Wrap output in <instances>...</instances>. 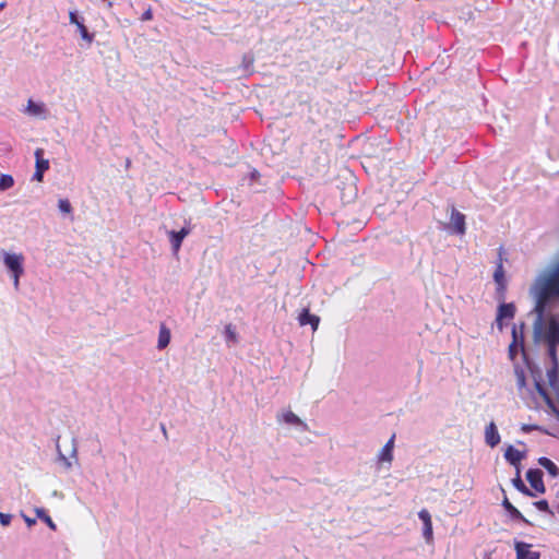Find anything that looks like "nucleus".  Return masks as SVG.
Returning <instances> with one entry per match:
<instances>
[{
    "label": "nucleus",
    "mask_w": 559,
    "mask_h": 559,
    "mask_svg": "<svg viewBox=\"0 0 559 559\" xmlns=\"http://www.w3.org/2000/svg\"><path fill=\"white\" fill-rule=\"evenodd\" d=\"M536 288L535 312L540 323L549 304L559 299V261L546 276L537 281Z\"/></svg>",
    "instance_id": "obj_1"
},
{
    "label": "nucleus",
    "mask_w": 559,
    "mask_h": 559,
    "mask_svg": "<svg viewBox=\"0 0 559 559\" xmlns=\"http://www.w3.org/2000/svg\"><path fill=\"white\" fill-rule=\"evenodd\" d=\"M2 257L4 265L12 273L13 285L14 288L17 290L20 287V277L24 273V257L22 253H9L5 251L2 252Z\"/></svg>",
    "instance_id": "obj_2"
},
{
    "label": "nucleus",
    "mask_w": 559,
    "mask_h": 559,
    "mask_svg": "<svg viewBox=\"0 0 559 559\" xmlns=\"http://www.w3.org/2000/svg\"><path fill=\"white\" fill-rule=\"evenodd\" d=\"M545 340L547 344L559 345V314L549 318Z\"/></svg>",
    "instance_id": "obj_3"
},
{
    "label": "nucleus",
    "mask_w": 559,
    "mask_h": 559,
    "mask_svg": "<svg viewBox=\"0 0 559 559\" xmlns=\"http://www.w3.org/2000/svg\"><path fill=\"white\" fill-rule=\"evenodd\" d=\"M502 253H503L502 248H500L499 249V259L497 262L496 270L493 272V280L497 284V289L501 294H503L507 288V280H506V274H504V269H503Z\"/></svg>",
    "instance_id": "obj_4"
},
{
    "label": "nucleus",
    "mask_w": 559,
    "mask_h": 559,
    "mask_svg": "<svg viewBox=\"0 0 559 559\" xmlns=\"http://www.w3.org/2000/svg\"><path fill=\"white\" fill-rule=\"evenodd\" d=\"M278 420L287 426L295 427L299 429L300 431H304L307 429V424L300 419L298 415H296L290 409L283 412L278 416Z\"/></svg>",
    "instance_id": "obj_5"
},
{
    "label": "nucleus",
    "mask_w": 559,
    "mask_h": 559,
    "mask_svg": "<svg viewBox=\"0 0 559 559\" xmlns=\"http://www.w3.org/2000/svg\"><path fill=\"white\" fill-rule=\"evenodd\" d=\"M419 519L423 521V535L427 544H432L433 542V530H432V521L431 515L428 510L423 509L418 512Z\"/></svg>",
    "instance_id": "obj_6"
},
{
    "label": "nucleus",
    "mask_w": 559,
    "mask_h": 559,
    "mask_svg": "<svg viewBox=\"0 0 559 559\" xmlns=\"http://www.w3.org/2000/svg\"><path fill=\"white\" fill-rule=\"evenodd\" d=\"M451 228L457 235H464L466 230L465 215L459 212L455 207H452L450 217Z\"/></svg>",
    "instance_id": "obj_7"
},
{
    "label": "nucleus",
    "mask_w": 559,
    "mask_h": 559,
    "mask_svg": "<svg viewBox=\"0 0 559 559\" xmlns=\"http://www.w3.org/2000/svg\"><path fill=\"white\" fill-rule=\"evenodd\" d=\"M526 479L530 483L531 487L534 488L538 493L545 492L543 472L540 469H528L526 473Z\"/></svg>",
    "instance_id": "obj_8"
},
{
    "label": "nucleus",
    "mask_w": 559,
    "mask_h": 559,
    "mask_svg": "<svg viewBox=\"0 0 559 559\" xmlns=\"http://www.w3.org/2000/svg\"><path fill=\"white\" fill-rule=\"evenodd\" d=\"M532 545L518 542L515 543V551H516V559H539L540 554L538 551H533Z\"/></svg>",
    "instance_id": "obj_9"
},
{
    "label": "nucleus",
    "mask_w": 559,
    "mask_h": 559,
    "mask_svg": "<svg viewBox=\"0 0 559 559\" xmlns=\"http://www.w3.org/2000/svg\"><path fill=\"white\" fill-rule=\"evenodd\" d=\"M515 314V307L513 304H501L498 308V313L496 318L497 326L499 330H502V320L503 319H513Z\"/></svg>",
    "instance_id": "obj_10"
},
{
    "label": "nucleus",
    "mask_w": 559,
    "mask_h": 559,
    "mask_svg": "<svg viewBox=\"0 0 559 559\" xmlns=\"http://www.w3.org/2000/svg\"><path fill=\"white\" fill-rule=\"evenodd\" d=\"M190 228L182 227L179 231L171 230L168 233L169 241L171 243L174 252L177 253L180 250L182 240L190 234Z\"/></svg>",
    "instance_id": "obj_11"
},
{
    "label": "nucleus",
    "mask_w": 559,
    "mask_h": 559,
    "mask_svg": "<svg viewBox=\"0 0 559 559\" xmlns=\"http://www.w3.org/2000/svg\"><path fill=\"white\" fill-rule=\"evenodd\" d=\"M26 114L34 117L46 118L47 109L44 103H35L33 99H28L26 106Z\"/></svg>",
    "instance_id": "obj_12"
},
{
    "label": "nucleus",
    "mask_w": 559,
    "mask_h": 559,
    "mask_svg": "<svg viewBox=\"0 0 559 559\" xmlns=\"http://www.w3.org/2000/svg\"><path fill=\"white\" fill-rule=\"evenodd\" d=\"M298 321L301 326L310 324L312 330L316 331L318 329L320 318L310 313L308 309H304L298 317Z\"/></svg>",
    "instance_id": "obj_13"
},
{
    "label": "nucleus",
    "mask_w": 559,
    "mask_h": 559,
    "mask_svg": "<svg viewBox=\"0 0 559 559\" xmlns=\"http://www.w3.org/2000/svg\"><path fill=\"white\" fill-rule=\"evenodd\" d=\"M485 439L486 443L492 448L500 442V436L493 421L487 425L485 429Z\"/></svg>",
    "instance_id": "obj_14"
},
{
    "label": "nucleus",
    "mask_w": 559,
    "mask_h": 559,
    "mask_svg": "<svg viewBox=\"0 0 559 559\" xmlns=\"http://www.w3.org/2000/svg\"><path fill=\"white\" fill-rule=\"evenodd\" d=\"M36 514V519L44 522L51 531H57V524L53 522L51 516L48 513V510L44 507H36L34 509Z\"/></svg>",
    "instance_id": "obj_15"
},
{
    "label": "nucleus",
    "mask_w": 559,
    "mask_h": 559,
    "mask_svg": "<svg viewBox=\"0 0 559 559\" xmlns=\"http://www.w3.org/2000/svg\"><path fill=\"white\" fill-rule=\"evenodd\" d=\"M511 343L518 344L521 352L524 353V323H521L519 326L513 325Z\"/></svg>",
    "instance_id": "obj_16"
},
{
    "label": "nucleus",
    "mask_w": 559,
    "mask_h": 559,
    "mask_svg": "<svg viewBox=\"0 0 559 559\" xmlns=\"http://www.w3.org/2000/svg\"><path fill=\"white\" fill-rule=\"evenodd\" d=\"M169 342H170V331L164 323H162L160 328H159V333H158L157 347L159 349H163L168 346Z\"/></svg>",
    "instance_id": "obj_17"
},
{
    "label": "nucleus",
    "mask_w": 559,
    "mask_h": 559,
    "mask_svg": "<svg viewBox=\"0 0 559 559\" xmlns=\"http://www.w3.org/2000/svg\"><path fill=\"white\" fill-rule=\"evenodd\" d=\"M504 457L510 464L518 466L523 459V454L510 445L504 453Z\"/></svg>",
    "instance_id": "obj_18"
},
{
    "label": "nucleus",
    "mask_w": 559,
    "mask_h": 559,
    "mask_svg": "<svg viewBox=\"0 0 559 559\" xmlns=\"http://www.w3.org/2000/svg\"><path fill=\"white\" fill-rule=\"evenodd\" d=\"M502 506L508 511L512 519L527 522L523 514L508 500L507 497L503 499Z\"/></svg>",
    "instance_id": "obj_19"
},
{
    "label": "nucleus",
    "mask_w": 559,
    "mask_h": 559,
    "mask_svg": "<svg viewBox=\"0 0 559 559\" xmlns=\"http://www.w3.org/2000/svg\"><path fill=\"white\" fill-rule=\"evenodd\" d=\"M538 464L547 469L552 477H557L559 475V468L550 459L542 456L538 459Z\"/></svg>",
    "instance_id": "obj_20"
},
{
    "label": "nucleus",
    "mask_w": 559,
    "mask_h": 559,
    "mask_svg": "<svg viewBox=\"0 0 559 559\" xmlns=\"http://www.w3.org/2000/svg\"><path fill=\"white\" fill-rule=\"evenodd\" d=\"M43 156H44V150L36 148V151H35L36 169L45 173L49 168V162L47 159H45Z\"/></svg>",
    "instance_id": "obj_21"
},
{
    "label": "nucleus",
    "mask_w": 559,
    "mask_h": 559,
    "mask_svg": "<svg viewBox=\"0 0 559 559\" xmlns=\"http://www.w3.org/2000/svg\"><path fill=\"white\" fill-rule=\"evenodd\" d=\"M393 461V451L389 449V447H383L378 454V462L380 464L388 463L391 464Z\"/></svg>",
    "instance_id": "obj_22"
},
{
    "label": "nucleus",
    "mask_w": 559,
    "mask_h": 559,
    "mask_svg": "<svg viewBox=\"0 0 559 559\" xmlns=\"http://www.w3.org/2000/svg\"><path fill=\"white\" fill-rule=\"evenodd\" d=\"M14 186V179L11 175L2 174L0 176V191H5Z\"/></svg>",
    "instance_id": "obj_23"
},
{
    "label": "nucleus",
    "mask_w": 559,
    "mask_h": 559,
    "mask_svg": "<svg viewBox=\"0 0 559 559\" xmlns=\"http://www.w3.org/2000/svg\"><path fill=\"white\" fill-rule=\"evenodd\" d=\"M513 484L515 486V488L521 491L522 493L526 495V496H531L533 497L534 493L525 486V484L522 481V479L520 478V476H518L514 480H513Z\"/></svg>",
    "instance_id": "obj_24"
},
{
    "label": "nucleus",
    "mask_w": 559,
    "mask_h": 559,
    "mask_svg": "<svg viewBox=\"0 0 559 559\" xmlns=\"http://www.w3.org/2000/svg\"><path fill=\"white\" fill-rule=\"evenodd\" d=\"M81 37L91 44L94 39V35L87 31V27L82 23L78 26Z\"/></svg>",
    "instance_id": "obj_25"
},
{
    "label": "nucleus",
    "mask_w": 559,
    "mask_h": 559,
    "mask_svg": "<svg viewBox=\"0 0 559 559\" xmlns=\"http://www.w3.org/2000/svg\"><path fill=\"white\" fill-rule=\"evenodd\" d=\"M557 346L558 345L547 344L548 356H549L555 368L558 367Z\"/></svg>",
    "instance_id": "obj_26"
},
{
    "label": "nucleus",
    "mask_w": 559,
    "mask_h": 559,
    "mask_svg": "<svg viewBox=\"0 0 559 559\" xmlns=\"http://www.w3.org/2000/svg\"><path fill=\"white\" fill-rule=\"evenodd\" d=\"M58 207L64 214H70L72 212V205L68 199H60L58 201Z\"/></svg>",
    "instance_id": "obj_27"
},
{
    "label": "nucleus",
    "mask_w": 559,
    "mask_h": 559,
    "mask_svg": "<svg viewBox=\"0 0 559 559\" xmlns=\"http://www.w3.org/2000/svg\"><path fill=\"white\" fill-rule=\"evenodd\" d=\"M225 335H226L227 340H229L234 343L238 342L237 333L235 331V328L231 324H227L225 326Z\"/></svg>",
    "instance_id": "obj_28"
},
{
    "label": "nucleus",
    "mask_w": 559,
    "mask_h": 559,
    "mask_svg": "<svg viewBox=\"0 0 559 559\" xmlns=\"http://www.w3.org/2000/svg\"><path fill=\"white\" fill-rule=\"evenodd\" d=\"M58 450V461L63 465V467L68 471L72 467V462L70 461L69 457H67L59 449V447L57 448Z\"/></svg>",
    "instance_id": "obj_29"
},
{
    "label": "nucleus",
    "mask_w": 559,
    "mask_h": 559,
    "mask_svg": "<svg viewBox=\"0 0 559 559\" xmlns=\"http://www.w3.org/2000/svg\"><path fill=\"white\" fill-rule=\"evenodd\" d=\"M12 518L13 515L10 514V513H4V512H1L0 511V524L3 526V527H7L11 524V521H12Z\"/></svg>",
    "instance_id": "obj_30"
},
{
    "label": "nucleus",
    "mask_w": 559,
    "mask_h": 559,
    "mask_svg": "<svg viewBox=\"0 0 559 559\" xmlns=\"http://www.w3.org/2000/svg\"><path fill=\"white\" fill-rule=\"evenodd\" d=\"M21 516L23 518L26 526L29 527V528L33 527L34 525H36V523H37V519L36 518H29L23 511H21Z\"/></svg>",
    "instance_id": "obj_31"
},
{
    "label": "nucleus",
    "mask_w": 559,
    "mask_h": 559,
    "mask_svg": "<svg viewBox=\"0 0 559 559\" xmlns=\"http://www.w3.org/2000/svg\"><path fill=\"white\" fill-rule=\"evenodd\" d=\"M534 506L543 512H549V504L546 500H539L534 502Z\"/></svg>",
    "instance_id": "obj_32"
},
{
    "label": "nucleus",
    "mask_w": 559,
    "mask_h": 559,
    "mask_svg": "<svg viewBox=\"0 0 559 559\" xmlns=\"http://www.w3.org/2000/svg\"><path fill=\"white\" fill-rule=\"evenodd\" d=\"M521 350L520 346L518 344L511 343L509 345V356L513 360L515 356L518 355V352Z\"/></svg>",
    "instance_id": "obj_33"
},
{
    "label": "nucleus",
    "mask_w": 559,
    "mask_h": 559,
    "mask_svg": "<svg viewBox=\"0 0 559 559\" xmlns=\"http://www.w3.org/2000/svg\"><path fill=\"white\" fill-rule=\"evenodd\" d=\"M153 19V10H152V7H148L144 12L143 14L141 15V21L142 22H146V21H151Z\"/></svg>",
    "instance_id": "obj_34"
},
{
    "label": "nucleus",
    "mask_w": 559,
    "mask_h": 559,
    "mask_svg": "<svg viewBox=\"0 0 559 559\" xmlns=\"http://www.w3.org/2000/svg\"><path fill=\"white\" fill-rule=\"evenodd\" d=\"M69 20H70V23H71V24L76 25V27H78L80 24H82V23H83L82 21H80V20H79L78 14H76V12H74V11H71V12L69 13Z\"/></svg>",
    "instance_id": "obj_35"
},
{
    "label": "nucleus",
    "mask_w": 559,
    "mask_h": 559,
    "mask_svg": "<svg viewBox=\"0 0 559 559\" xmlns=\"http://www.w3.org/2000/svg\"><path fill=\"white\" fill-rule=\"evenodd\" d=\"M394 440H395V433H393L391 436V438L388 440V442L384 444V447H389V449L393 451V449H394Z\"/></svg>",
    "instance_id": "obj_36"
},
{
    "label": "nucleus",
    "mask_w": 559,
    "mask_h": 559,
    "mask_svg": "<svg viewBox=\"0 0 559 559\" xmlns=\"http://www.w3.org/2000/svg\"><path fill=\"white\" fill-rule=\"evenodd\" d=\"M43 176H44V173L36 169L35 173H34L33 178L35 180H37V181H41L43 180Z\"/></svg>",
    "instance_id": "obj_37"
},
{
    "label": "nucleus",
    "mask_w": 559,
    "mask_h": 559,
    "mask_svg": "<svg viewBox=\"0 0 559 559\" xmlns=\"http://www.w3.org/2000/svg\"><path fill=\"white\" fill-rule=\"evenodd\" d=\"M536 428H537L536 426H527V425H524V426L522 427V430H523V431H525V432H528V431H531V430H533V429H536Z\"/></svg>",
    "instance_id": "obj_38"
},
{
    "label": "nucleus",
    "mask_w": 559,
    "mask_h": 559,
    "mask_svg": "<svg viewBox=\"0 0 559 559\" xmlns=\"http://www.w3.org/2000/svg\"><path fill=\"white\" fill-rule=\"evenodd\" d=\"M536 389L538 390V392L542 394V395H546V386H542V385H538L536 386Z\"/></svg>",
    "instance_id": "obj_39"
},
{
    "label": "nucleus",
    "mask_w": 559,
    "mask_h": 559,
    "mask_svg": "<svg viewBox=\"0 0 559 559\" xmlns=\"http://www.w3.org/2000/svg\"><path fill=\"white\" fill-rule=\"evenodd\" d=\"M160 429H162V432L164 433V436L167 438V431H166V427L164 424H160Z\"/></svg>",
    "instance_id": "obj_40"
},
{
    "label": "nucleus",
    "mask_w": 559,
    "mask_h": 559,
    "mask_svg": "<svg viewBox=\"0 0 559 559\" xmlns=\"http://www.w3.org/2000/svg\"><path fill=\"white\" fill-rule=\"evenodd\" d=\"M519 384H525V379L523 376L519 378Z\"/></svg>",
    "instance_id": "obj_41"
},
{
    "label": "nucleus",
    "mask_w": 559,
    "mask_h": 559,
    "mask_svg": "<svg viewBox=\"0 0 559 559\" xmlns=\"http://www.w3.org/2000/svg\"><path fill=\"white\" fill-rule=\"evenodd\" d=\"M5 7V2L0 3V10H2Z\"/></svg>",
    "instance_id": "obj_42"
},
{
    "label": "nucleus",
    "mask_w": 559,
    "mask_h": 559,
    "mask_svg": "<svg viewBox=\"0 0 559 559\" xmlns=\"http://www.w3.org/2000/svg\"><path fill=\"white\" fill-rule=\"evenodd\" d=\"M72 455H73V456H75V455H76V449H75V448H73V450H72Z\"/></svg>",
    "instance_id": "obj_43"
}]
</instances>
